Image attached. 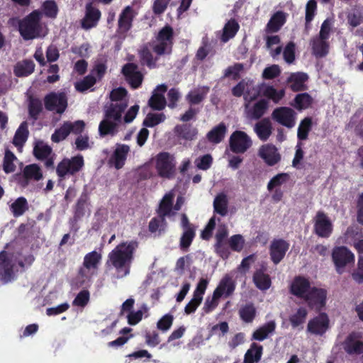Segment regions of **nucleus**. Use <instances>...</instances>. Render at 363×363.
Instances as JSON below:
<instances>
[{"instance_id":"f257e3e1","label":"nucleus","mask_w":363,"mask_h":363,"mask_svg":"<svg viewBox=\"0 0 363 363\" xmlns=\"http://www.w3.org/2000/svg\"><path fill=\"white\" fill-rule=\"evenodd\" d=\"M110 98L112 103L106 111L104 118L99 125L101 136L113 135L117 133L118 126L121 122L122 113L128 104L127 91L122 87L113 89L110 93Z\"/></svg>"},{"instance_id":"f03ea898","label":"nucleus","mask_w":363,"mask_h":363,"mask_svg":"<svg viewBox=\"0 0 363 363\" xmlns=\"http://www.w3.org/2000/svg\"><path fill=\"white\" fill-rule=\"evenodd\" d=\"M137 247L138 243L135 241L125 242L117 245L108 254V263L116 269L117 278H123L129 274L133 253Z\"/></svg>"},{"instance_id":"7ed1b4c3","label":"nucleus","mask_w":363,"mask_h":363,"mask_svg":"<svg viewBox=\"0 0 363 363\" xmlns=\"http://www.w3.org/2000/svg\"><path fill=\"white\" fill-rule=\"evenodd\" d=\"M40 13L33 11L19 23V31L25 40H30L40 36Z\"/></svg>"},{"instance_id":"20e7f679","label":"nucleus","mask_w":363,"mask_h":363,"mask_svg":"<svg viewBox=\"0 0 363 363\" xmlns=\"http://www.w3.org/2000/svg\"><path fill=\"white\" fill-rule=\"evenodd\" d=\"M155 169L161 177L170 179L175 172L176 161L173 155L167 152L157 154L155 158Z\"/></svg>"},{"instance_id":"39448f33","label":"nucleus","mask_w":363,"mask_h":363,"mask_svg":"<svg viewBox=\"0 0 363 363\" xmlns=\"http://www.w3.org/2000/svg\"><path fill=\"white\" fill-rule=\"evenodd\" d=\"M173 30L169 26H164L157 34L156 39L152 43V50L157 55L170 53L172 46Z\"/></svg>"},{"instance_id":"423d86ee","label":"nucleus","mask_w":363,"mask_h":363,"mask_svg":"<svg viewBox=\"0 0 363 363\" xmlns=\"http://www.w3.org/2000/svg\"><path fill=\"white\" fill-rule=\"evenodd\" d=\"M175 197L174 191L167 193L161 200L158 209L160 217H167L173 219L177 212L179 211L184 203V199L179 196L177 199L175 205L173 206V201Z\"/></svg>"},{"instance_id":"0eeeda50","label":"nucleus","mask_w":363,"mask_h":363,"mask_svg":"<svg viewBox=\"0 0 363 363\" xmlns=\"http://www.w3.org/2000/svg\"><path fill=\"white\" fill-rule=\"evenodd\" d=\"M84 166V158L77 155L70 159L62 160L57 167V174L59 177L64 179L67 176L73 175L81 170Z\"/></svg>"},{"instance_id":"6e6552de","label":"nucleus","mask_w":363,"mask_h":363,"mask_svg":"<svg viewBox=\"0 0 363 363\" xmlns=\"http://www.w3.org/2000/svg\"><path fill=\"white\" fill-rule=\"evenodd\" d=\"M230 148L235 153H244L252 145L250 137L245 132L236 130L229 139Z\"/></svg>"},{"instance_id":"1a4fd4ad","label":"nucleus","mask_w":363,"mask_h":363,"mask_svg":"<svg viewBox=\"0 0 363 363\" xmlns=\"http://www.w3.org/2000/svg\"><path fill=\"white\" fill-rule=\"evenodd\" d=\"M17 257L13 254L3 251L0 253V276L1 279L6 283L11 280L13 275V267Z\"/></svg>"},{"instance_id":"9d476101","label":"nucleus","mask_w":363,"mask_h":363,"mask_svg":"<svg viewBox=\"0 0 363 363\" xmlns=\"http://www.w3.org/2000/svg\"><path fill=\"white\" fill-rule=\"evenodd\" d=\"M272 118L278 123L288 128H292L296 124V113L291 108L279 107L273 111Z\"/></svg>"},{"instance_id":"9b49d317","label":"nucleus","mask_w":363,"mask_h":363,"mask_svg":"<svg viewBox=\"0 0 363 363\" xmlns=\"http://www.w3.org/2000/svg\"><path fill=\"white\" fill-rule=\"evenodd\" d=\"M333 262L339 274L343 272V269L348 263L354 262L353 253L345 247H337L333 249L332 253Z\"/></svg>"},{"instance_id":"f8f14e48","label":"nucleus","mask_w":363,"mask_h":363,"mask_svg":"<svg viewBox=\"0 0 363 363\" xmlns=\"http://www.w3.org/2000/svg\"><path fill=\"white\" fill-rule=\"evenodd\" d=\"M314 231L321 238H328L332 234V222L322 211H318L314 218Z\"/></svg>"},{"instance_id":"ddd939ff","label":"nucleus","mask_w":363,"mask_h":363,"mask_svg":"<svg viewBox=\"0 0 363 363\" xmlns=\"http://www.w3.org/2000/svg\"><path fill=\"white\" fill-rule=\"evenodd\" d=\"M326 298V290L313 287L304 300L311 308L319 311L325 306Z\"/></svg>"},{"instance_id":"4468645a","label":"nucleus","mask_w":363,"mask_h":363,"mask_svg":"<svg viewBox=\"0 0 363 363\" xmlns=\"http://www.w3.org/2000/svg\"><path fill=\"white\" fill-rule=\"evenodd\" d=\"M45 107L48 110L55 111L61 113L65 111L67 107L65 95L62 93H51L45 99Z\"/></svg>"},{"instance_id":"2eb2a0df","label":"nucleus","mask_w":363,"mask_h":363,"mask_svg":"<svg viewBox=\"0 0 363 363\" xmlns=\"http://www.w3.org/2000/svg\"><path fill=\"white\" fill-rule=\"evenodd\" d=\"M344 350L349 354H360L363 353V342L360 340V335L352 333L345 339L343 344Z\"/></svg>"},{"instance_id":"dca6fc26","label":"nucleus","mask_w":363,"mask_h":363,"mask_svg":"<svg viewBox=\"0 0 363 363\" xmlns=\"http://www.w3.org/2000/svg\"><path fill=\"white\" fill-rule=\"evenodd\" d=\"M312 288L308 279L297 277L291 284V292L294 296L305 299Z\"/></svg>"},{"instance_id":"f3484780","label":"nucleus","mask_w":363,"mask_h":363,"mask_svg":"<svg viewBox=\"0 0 363 363\" xmlns=\"http://www.w3.org/2000/svg\"><path fill=\"white\" fill-rule=\"evenodd\" d=\"M329 320L326 314L321 313L308 323V331L315 335H323L328 328Z\"/></svg>"},{"instance_id":"a211bd4d","label":"nucleus","mask_w":363,"mask_h":363,"mask_svg":"<svg viewBox=\"0 0 363 363\" xmlns=\"http://www.w3.org/2000/svg\"><path fill=\"white\" fill-rule=\"evenodd\" d=\"M245 113L247 118L252 119H259L265 113L267 109V103L262 99L254 104L247 102L245 104Z\"/></svg>"},{"instance_id":"6ab92c4d","label":"nucleus","mask_w":363,"mask_h":363,"mask_svg":"<svg viewBox=\"0 0 363 363\" xmlns=\"http://www.w3.org/2000/svg\"><path fill=\"white\" fill-rule=\"evenodd\" d=\"M289 245L284 240H275L270 245V255L274 264H278L284 257Z\"/></svg>"},{"instance_id":"aec40b11","label":"nucleus","mask_w":363,"mask_h":363,"mask_svg":"<svg viewBox=\"0 0 363 363\" xmlns=\"http://www.w3.org/2000/svg\"><path fill=\"white\" fill-rule=\"evenodd\" d=\"M259 155L270 166L277 164L281 159L277 147L269 144L264 145L260 147Z\"/></svg>"},{"instance_id":"412c9836","label":"nucleus","mask_w":363,"mask_h":363,"mask_svg":"<svg viewBox=\"0 0 363 363\" xmlns=\"http://www.w3.org/2000/svg\"><path fill=\"white\" fill-rule=\"evenodd\" d=\"M129 152L130 147L128 145L117 144L111 158V163L118 169L122 168L125 164V162Z\"/></svg>"},{"instance_id":"4be33fe9","label":"nucleus","mask_w":363,"mask_h":363,"mask_svg":"<svg viewBox=\"0 0 363 363\" xmlns=\"http://www.w3.org/2000/svg\"><path fill=\"white\" fill-rule=\"evenodd\" d=\"M122 71L132 87L135 89L140 86L143 82V76L135 65L127 64L123 67Z\"/></svg>"},{"instance_id":"5701e85b","label":"nucleus","mask_w":363,"mask_h":363,"mask_svg":"<svg viewBox=\"0 0 363 363\" xmlns=\"http://www.w3.org/2000/svg\"><path fill=\"white\" fill-rule=\"evenodd\" d=\"M167 91V86L161 84L157 86L154 90L152 96L149 100V105L151 108L156 110H162L166 106V100L164 96Z\"/></svg>"},{"instance_id":"b1692460","label":"nucleus","mask_w":363,"mask_h":363,"mask_svg":"<svg viewBox=\"0 0 363 363\" xmlns=\"http://www.w3.org/2000/svg\"><path fill=\"white\" fill-rule=\"evenodd\" d=\"M133 9L128 6L121 13L118 18V28L122 32H127L132 26V22L136 16Z\"/></svg>"},{"instance_id":"393cba45","label":"nucleus","mask_w":363,"mask_h":363,"mask_svg":"<svg viewBox=\"0 0 363 363\" xmlns=\"http://www.w3.org/2000/svg\"><path fill=\"white\" fill-rule=\"evenodd\" d=\"M273 127L271 121L269 118H264L257 122L254 126V131L262 141L269 139L272 133Z\"/></svg>"},{"instance_id":"a878e982","label":"nucleus","mask_w":363,"mask_h":363,"mask_svg":"<svg viewBox=\"0 0 363 363\" xmlns=\"http://www.w3.org/2000/svg\"><path fill=\"white\" fill-rule=\"evenodd\" d=\"M101 12L91 4L86 6V15L82 21V28L88 30L96 26Z\"/></svg>"},{"instance_id":"bb28decb","label":"nucleus","mask_w":363,"mask_h":363,"mask_svg":"<svg viewBox=\"0 0 363 363\" xmlns=\"http://www.w3.org/2000/svg\"><path fill=\"white\" fill-rule=\"evenodd\" d=\"M345 236L347 238H351L354 242L355 248L360 253H363V232L357 225L349 227L345 233Z\"/></svg>"},{"instance_id":"cd10ccee","label":"nucleus","mask_w":363,"mask_h":363,"mask_svg":"<svg viewBox=\"0 0 363 363\" xmlns=\"http://www.w3.org/2000/svg\"><path fill=\"white\" fill-rule=\"evenodd\" d=\"M311 45L313 54L316 57H323L328 53L329 44L327 40L316 36L311 40Z\"/></svg>"},{"instance_id":"c85d7f7f","label":"nucleus","mask_w":363,"mask_h":363,"mask_svg":"<svg viewBox=\"0 0 363 363\" xmlns=\"http://www.w3.org/2000/svg\"><path fill=\"white\" fill-rule=\"evenodd\" d=\"M235 287V285L232 278L229 275H225L215 289L216 296H222L223 295L228 296L233 294Z\"/></svg>"},{"instance_id":"c756f323","label":"nucleus","mask_w":363,"mask_h":363,"mask_svg":"<svg viewBox=\"0 0 363 363\" xmlns=\"http://www.w3.org/2000/svg\"><path fill=\"white\" fill-rule=\"evenodd\" d=\"M263 347L257 343L251 344L244 357V363H257L262 354Z\"/></svg>"},{"instance_id":"7c9ffc66","label":"nucleus","mask_w":363,"mask_h":363,"mask_svg":"<svg viewBox=\"0 0 363 363\" xmlns=\"http://www.w3.org/2000/svg\"><path fill=\"white\" fill-rule=\"evenodd\" d=\"M214 212L221 216H225L228 213V199L224 193L218 194L213 201Z\"/></svg>"},{"instance_id":"2f4dec72","label":"nucleus","mask_w":363,"mask_h":363,"mask_svg":"<svg viewBox=\"0 0 363 363\" xmlns=\"http://www.w3.org/2000/svg\"><path fill=\"white\" fill-rule=\"evenodd\" d=\"M276 324L274 321H269L257 329L252 334V340L262 341L267 338L269 334L275 330Z\"/></svg>"},{"instance_id":"473e14b6","label":"nucleus","mask_w":363,"mask_h":363,"mask_svg":"<svg viewBox=\"0 0 363 363\" xmlns=\"http://www.w3.org/2000/svg\"><path fill=\"white\" fill-rule=\"evenodd\" d=\"M308 79L306 74L303 72H297L291 74L288 79V82L290 84V87L294 91H300L305 89V82Z\"/></svg>"},{"instance_id":"72a5a7b5","label":"nucleus","mask_w":363,"mask_h":363,"mask_svg":"<svg viewBox=\"0 0 363 363\" xmlns=\"http://www.w3.org/2000/svg\"><path fill=\"white\" fill-rule=\"evenodd\" d=\"M101 258L102 256L100 252L97 251H92L84 256L83 265L85 267L91 269L96 272L101 263Z\"/></svg>"},{"instance_id":"f704fd0d","label":"nucleus","mask_w":363,"mask_h":363,"mask_svg":"<svg viewBox=\"0 0 363 363\" xmlns=\"http://www.w3.org/2000/svg\"><path fill=\"white\" fill-rule=\"evenodd\" d=\"M253 282L262 291L268 289L271 286V279L262 270H257L253 275Z\"/></svg>"},{"instance_id":"c9c22d12","label":"nucleus","mask_w":363,"mask_h":363,"mask_svg":"<svg viewBox=\"0 0 363 363\" xmlns=\"http://www.w3.org/2000/svg\"><path fill=\"white\" fill-rule=\"evenodd\" d=\"M35 65L31 60L18 62L14 68V73L18 77H26L34 71Z\"/></svg>"},{"instance_id":"e433bc0d","label":"nucleus","mask_w":363,"mask_h":363,"mask_svg":"<svg viewBox=\"0 0 363 363\" xmlns=\"http://www.w3.org/2000/svg\"><path fill=\"white\" fill-rule=\"evenodd\" d=\"M226 130L227 128L225 124L220 123L208 133L207 138L211 143H219L224 138Z\"/></svg>"},{"instance_id":"4c0bfd02","label":"nucleus","mask_w":363,"mask_h":363,"mask_svg":"<svg viewBox=\"0 0 363 363\" xmlns=\"http://www.w3.org/2000/svg\"><path fill=\"white\" fill-rule=\"evenodd\" d=\"M23 177L26 184L29 180L38 181L43 178L40 168L35 164L27 165L23 169Z\"/></svg>"},{"instance_id":"58836bf2","label":"nucleus","mask_w":363,"mask_h":363,"mask_svg":"<svg viewBox=\"0 0 363 363\" xmlns=\"http://www.w3.org/2000/svg\"><path fill=\"white\" fill-rule=\"evenodd\" d=\"M28 135V126L26 122L21 123L13 138V144L18 148H21L27 140Z\"/></svg>"},{"instance_id":"ea45409f","label":"nucleus","mask_w":363,"mask_h":363,"mask_svg":"<svg viewBox=\"0 0 363 363\" xmlns=\"http://www.w3.org/2000/svg\"><path fill=\"white\" fill-rule=\"evenodd\" d=\"M262 92L263 95L269 99H272L274 102H279L284 96V90H277L272 86L262 85Z\"/></svg>"},{"instance_id":"a19ab883","label":"nucleus","mask_w":363,"mask_h":363,"mask_svg":"<svg viewBox=\"0 0 363 363\" xmlns=\"http://www.w3.org/2000/svg\"><path fill=\"white\" fill-rule=\"evenodd\" d=\"M239 28L238 23L235 20L229 21L224 26L221 40L223 43L233 38Z\"/></svg>"},{"instance_id":"79ce46f5","label":"nucleus","mask_w":363,"mask_h":363,"mask_svg":"<svg viewBox=\"0 0 363 363\" xmlns=\"http://www.w3.org/2000/svg\"><path fill=\"white\" fill-rule=\"evenodd\" d=\"M17 161V157L14 154L9 150H6L3 163L4 171L7 174L14 172Z\"/></svg>"},{"instance_id":"37998d69","label":"nucleus","mask_w":363,"mask_h":363,"mask_svg":"<svg viewBox=\"0 0 363 363\" xmlns=\"http://www.w3.org/2000/svg\"><path fill=\"white\" fill-rule=\"evenodd\" d=\"M260 91H262V86H257L252 81L249 80L244 96L245 103L252 102L255 100L259 96Z\"/></svg>"},{"instance_id":"c03bdc74","label":"nucleus","mask_w":363,"mask_h":363,"mask_svg":"<svg viewBox=\"0 0 363 363\" xmlns=\"http://www.w3.org/2000/svg\"><path fill=\"white\" fill-rule=\"evenodd\" d=\"M285 15L282 12H277L267 24V29L271 32H277L284 23Z\"/></svg>"},{"instance_id":"a18cd8bd","label":"nucleus","mask_w":363,"mask_h":363,"mask_svg":"<svg viewBox=\"0 0 363 363\" xmlns=\"http://www.w3.org/2000/svg\"><path fill=\"white\" fill-rule=\"evenodd\" d=\"M208 91V89L205 87H201L192 90L187 95V99L191 104H199L206 96Z\"/></svg>"},{"instance_id":"49530a36","label":"nucleus","mask_w":363,"mask_h":363,"mask_svg":"<svg viewBox=\"0 0 363 363\" xmlns=\"http://www.w3.org/2000/svg\"><path fill=\"white\" fill-rule=\"evenodd\" d=\"M70 122H65L58 129L55 130L52 135L51 139L54 143H59L65 140L70 133Z\"/></svg>"},{"instance_id":"de8ad7c7","label":"nucleus","mask_w":363,"mask_h":363,"mask_svg":"<svg viewBox=\"0 0 363 363\" xmlns=\"http://www.w3.org/2000/svg\"><path fill=\"white\" fill-rule=\"evenodd\" d=\"M27 201L23 197L17 199L11 205V210L14 216L18 217L26 211L27 209Z\"/></svg>"},{"instance_id":"09e8293b","label":"nucleus","mask_w":363,"mask_h":363,"mask_svg":"<svg viewBox=\"0 0 363 363\" xmlns=\"http://www.w3.org/2000/svg\"><path fill=\"white\" fill-rule=\"evenodd\" d=\"M307 310L304 308H299L297 311L291 315L289 318V320L294 328H296L302 325L307 316Z\"/></svg>"},{"instance_id":"8fccbe9b","label":"nucleus","mask_w":363,"mask_h":363,"mask_svg":"<svg viewBox=\"0 0 363 363\" xmlns=\"http://www.w3.org/2000/svg\"><path fill=\"white\" fill-rule=\"evenodd\" d=\"M175 131L181 138L189 140H193L197 134L196 128H191L186 125L177 126Z\"/></svg>"},{"instance_id":"3c124183","label":"nucleus","mask_w":363,"mask_h":363,"mask_svg":"<svg viewBox=\"0 0 363 363\" xmlns=\"http://www.w3.org/2000/svg\"><path fill=\"white\" fill-rule=\"evenodd\" d=\"M311 119L306 118L300 123L298 128L297 137L299 140H303L307 139L309 131L311 128Z\"/></svg>"},{"instance_id":"603ef678","label":"nucleus","mask_w":363,"mask_h":363,"mask_svg":"<svg viewBox=\"0 0 363 363\" xmlns=\"http://www.w3.org/2000/svg\"><path fill=\"white\" fill-rule=\"evenodd\" d=\"M166 116L164 113H150L147 115L143 123L145 126L154 127L163 122Z\"/></svg>"},{"instance_id":"864d4df0","label":"nucleus","mask_w":363,"mask_h":363,"mask_svg":"<svg viewBox=\"0 0 363 363\" xmlns=\"http://www.w3.org/2000/svg\"><path fill=\"white\" fill-rule=\"evenodd\" d=\"M34 155L38 159L48 157L51 153L52 149L43 142H38L34 147Z\"/></svg>"},{"instance_id":"5fc2aeb1","label":"nucleus","mask_w":363,"mask_h":363,"mask_svg":"<svg viewBox=\"0 0 363 363\" xmlns=\"http://www.w3.org/2000/svg\"><path fill=\"white\" fill-rule=\"evenodd\" d=\"M256 310L252 304H247L240 310V315L242 320L250 323L255 318Z\"/></svg>"},{"instance_id":"6e6d98bb","label":"nucleus","mask_w":363,"mask_h":363,"mask_svg":"<svg viewBox=\"0 0 363 363\" xmlns=\"http://www.w3.org/2000/svg\"><path fill=\"white\" fill-rule=\"evenodd\" d=\"M289 176L286 173H279L271 179L267 184V189L272 191L288 181Z\"/></svg>"},{"instance_id":"4d7b16f0","label":"nucleus","mask_w":363,"mask_h":363,"mask_svg":"<svg viewBox=\"0 0 363 363\" xmlns=\"http://www.w3.org/2000/svg\"><path fill=\"white\" fill-rule=\"evenodd\" d=\"M195 236V228H188L184 230V233L180 240V246L183 249H186L191 245Z\"/></svg>"},{"instance_id":"13d9d810","label":"nucleus","mask_w":363,"mask_h":363,"mask_svg":"<svg viewBox=\"0 0 363 363\" xmlns=\"http://www.w3.org/2000/svg\"><path fill=\"white\" fill-rule=\"evenodd\" d=\"M95 272L91 269H88L85 267L84 265L80 268L79 271V274L77 276L78 282L80 284H84L87 282H89L92 278V277L95 274Z\"/></svg>"},{"instance_id":"bf43d9fd","label":"nucleus","mask_w":363,"mask_h":363,"mask_svg":"<svg viewBox=\"0 0 363 363\" xmlns=\"http://www.w3.org/2000/svg\"><path fill=\"white\" fill-rule=\"evenodd\" d=\"M228 243L233 250L240 252L244 247L245 240L240 234L234 235L230 238Z\"/></svg>"},{"instance_id":"052dcab7","label":"nucleus","mask_w":363,"mask_h":363,"mask_svg":"<svg viewBox=\"0 0 363 363\" xmlns=\"http://www.w3.org/2000/svg\"><path fill=\"white\" fill-rule=\"evenodd\" d=\"M96 83V79L92 75L86 76L83 80L75 84V88L79 91H84Z\"/></svg>"},{"instance_id":"680f3d73","label":"nucleus","mask_w":363,"mask_h":363,"mask_svg":"<svg viewBox=\"0 0 363 363\" xmlns=\"http://www.w3.org/2000/svg\"><path fill=\"white\" fill-rule=\"evenodd\" d=\"M311 103V98L308 94H300L295 98V106L298 109L308 108Z\"/></svg>"},{"instance_id":"e2e57ef3","label":"nucleus","mask_w":363,"mask_h":363,"mask_svg":"<svg viewBox=\"0 0 363 363\" xmlns=\"http://www.w3.org/2000/svg\"><path fill=\"white\" fill-rule=\"evenodd\" d=\"M333 26V22L331 19L325 20L321 25L319 35L317 36L328 40L332 32Z\"/></svg>"},{"instance_id":"0e129e2a","label":"nucleus","mask_w":363,"mask_h":363,"mask_svg":"<svg viewBox=\"0 0 363 363\" xmlns=\"http://www.w3.org/2000/svg\"><path fill=\"white\" fill-rule=\"evenodd\" d=\"M228 233V228L225 225H219L216 235V244L215 245L218 251H221L220 248L222 247V244L224 242L225 238L227 237Z\"/></svg>"},{"instance_id":"69168bd1","label":"nucleus","mask_w":363,"mask_h":363,"mask_svg":"<svg viewBox=\"0 0 363 363\" xmlns=\"http://www.w3.org/2000/svg\"><path fill=\"white\" fill-rule=\"evenodd\" d=\"M363 21V11L354 10L348 16V22L353 26H359Z\"/></svg>"},{"instance_id":"338daca9","label":"nucleus","mask_w":363,"mask_h":363,"mask_svg":"<svg viewBox=\"0 0 363 363\" xmlns=\"http://www.w3.org/2000/svg\"><path fill=\"white\" fill-rule=\"evenodd\" d=\"M165 217H160L158 218H153L149 223V230L152 233H155L157 230H164L166 226L164 220Z\"/></svg>"},{"instance_id":"774afa93","label":"nucleus","mask_w":363,"mask_h":363,"mask_svg":"<svg viewBox=\"0 0 363 363\" xmlns=\"http://www.w3.org/2000/svg\"><path fill=\"white\" fill-rule=\"evenodd\" d=\"M89 292L86 290L80 291L74 300L73 301V305L84 307L89 301Z\"/></svg>"}]
</instances>
